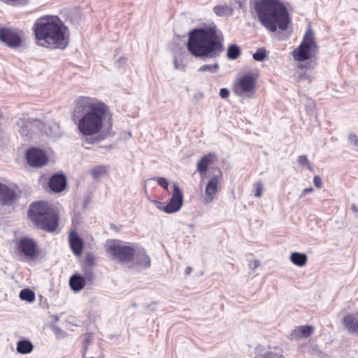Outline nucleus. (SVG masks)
Here are the masks:
<instances>
[{"mask_svg":"<svg viewBox=\"0 0 358 358\" xmlns=\"http://www.w3.org/2000/svg\"><path fill=\"white\" fill-rule=\"evenodd\" d=\"M108 106L96 99L88 96L79 97L76 102L73 119L78 120L77 127L83 136H92L99 133L108 113Z\"/></svg>","mask_w":358,"mask_h":358,"instance_id":"obj_1","label":"nucleus"},{"mask_svg":"<svg viewBox=\"0 0 358 358\" xmlns=\"http://www.w3.org/2000/svg\"><path fill=\"white\" fill-rule=\"evenodd\" d=\"M222 33L215 27L192 30L187 44L188 51L195 57L215 58L223 51Z\"/></svg>","mask_w":358,"mask_h":358,"instance_id":"obj_2","label":"nucleus"},{"mask_svg":"<svg viewBox=\"0 0 358 358\" xmlns=\"http://www.w3.org/2000/svg\"><path fill=\"white\" fill-rule=\"evenodd\" d=\"M66 30V27L57 16H42L36 20L33 27L38 44L51 49H64L67 46Z\"/></svg>","mask_w":358,"mask_h":358,"instance_id":"obj_3","label":"nucleus"},{"mask_svg":"<svg viewBox=\"0 0 358 358\" xmlns=\"http://www.w3.org/2000/svg\"><path fill=\"white\" fill-rule=\"evenodd\" d=\"M253 8L259 22L270 32L285 31L291 22L288 10L280 0H256Z\"/></svg>","mask_w":358,"mask_h":358,"instance_id":"obj_4","label":"nucleus"},{"mask_svg":"<svg viewBox=\"0 0 358 358\" xmlns=\"http://www.w3.org/2000/svg\"><path fill=\"white\" fill-rule=\"evenodd\" d=\"M28 215L38 227L47 231H55L58 226V216L46 202L33 203L29 207Z\"/></svg>","mask_w":358,"mask_h":358,"instance_id":"obj_5","label":"nucleus"},{"mask_svg":"<svg viewBox=\"0 0 358 358\" xmlns=\"http://www.w3.org/2000/svg\"><path fill=\"white\" fill-rule=\"evenodd\" d=\"M17 129L22 137L29 140L34 133L44 132L48 136L57 137L61 135L60 128L58 124L54 123L46 129L43 122L38 119H19L16 122Z\"/></svg>","mask_w":358,"mask_h":358,"instance_id":"obj_6","label":"nucleus"},{"mask_svg":"<svg viewBox=\"0 0 358 358\" xmlns=\"http://www.w3.org/2000/svg\"><path fill=\"white\" fill-rule=\"evenodd\" d=\"M107 252L113 259L128 264L134 258L135 249L125 243L114 240L108 243Z\"/></svg>","mask_w":358,"mask_h":358,"instance_id":"obj_7","label":"nucleus"},{"mask_svg":"<svg viewBox=\"0 0 358 358\" xmlns=\"http://www.w3.org/2000/svg\"><path fill=\"white\" fill-rule=\"evenodd\" d=\"M317 48V45L315 41L313 32L309 28L300 45L293 51V57L296 61H306L310 57L312 53H314Z\"/></svg>","mask_w":358,"mask_h":358,"instance_id":"obj_8","label":"nucleus"},{"mask_svg":"<svg viewBox=\"0 0 358 358\" xmlns=\"http://www.w3.org/2000/svg\"><path fill=\"white\" fill-rule=\"evenodd\" d=\"M255 86V78L251 73H246L235 80L233 91L240 97L250 98L254 94Z\"/></svg>","mask_w":358,"mask_h":358,"instance_id":"obj_9","label":"nucleus"},{"mask_svg":"<svg viewBox=\"0 0 358 358\" xmlns=\"http://www.w3.org/2000/svg\"><path fill=\"white\" fill-rule=\"evenodd\" d=\"M15 245L19 253L29 259L34 258L38 253L37 243L31 238L20 237L17 240Z\"/></svg>","mask_w":358,"mask_h":358,"instance_id":"obj_10","label":"nucleus"},{"mask_svg":"<svg viewBox=\"0 0 358 358\" xmlns=\"http://www.w3.org/2000/svg\"><path fill=\"white\" fill-rule=\"evenodd\" d=\"M0 41L10 48H17L20 47L22 39L19 31L0 27Z\"/></svg>","mask_w":358,"mask_h":358,"instance_id":"obj_11","label":"nucleus"},{"mask_svg":"<svg viewBox=\"0 0 358 358\" xmlns=\"http://www.w3.org/2000/svg\"><path fill=\"white\" fill-rule=\"evenodd\" d=\"M183 203V195L176 183H173V190L169 203L163 207L166 213H174L180 210Z\"/></svg>","mask_w":358,"mask_h":358,"instance_id":"obj_12","label":"nucleus"},{"mask_svg":"<svg viewBox=\"0 0 358 358\" xmlns=\"http://www.w3.org/2000/svg\"><path fill=\"white\" fill-rule=\"evenodd\" d=\"M26 159L31 166L41 167L48 162V157L41 149L32 148L26 152Z\"/></svg>","mask_w":358,"mask_h":358,"instance_id":"obj_13","label":"nucleus"},{"mask_svg":"<svg viewBox=\"0 0 358 358\" xmlns=\"http://www.w3.org/2000/svg\"><path fill=\"white\" fill-rule=\"evenodd\" d=\"M17 199L15 189L0 182V204L10 206L15 203Z\"/></svg>","mask_w":358,"mask_h":358,"instance_id":"obj_14","label":"nucleus"},{"mask_svg":"<svg viewBox=\"0 0 358 358\" xmlns=\"http://www.w3.org/2000/svg\"><path fill=\"white\" fill-rule=\"evenodd\" d=\"M220 179L217 176H213L208 182L205 189V197L203 199L206 204L211 203L216 196L218 190Z\"/></svg>","mask_w":358,"mask_h":358,"instance_id":"obj_15","label":"nucleus"},{"mask_svg":"<svg viewBox=\"0 0 358 358\" xmlns=\"http://www.w3.org/2000/svg\"><path fill=\"white\" fill-rule=\"evenodd\" d=\"M66 186V179L65 176L62 173H56L50 178V189L55 192H62L65 189Z\"/></svg>","mask_w":358,"mask_h":358,"instance_id":"obj_16","label":"nucleus"},{"mask_svg":"<svg viewBox=\"0 0 358 358\" xmlns=\"http://www.w3.org/2000/svg\"><path fill=\"white\" fill-rule=\"evenodd\" d=\"M217 160V156L215 153H208V155L201 157L196 166V169L200 173L201 176L206 174L208 169V166Z\"/></svg>","mask_w":358,"mask_h":358,"instance_id":"obj_17","label":"nucleus"},{"mask_svg":"<svg viewBox=\"0 0 358 358\" xmlns=\"http://www.w3.org/2000/svg\"><path fill=\"white\" fill-rule=\"evenodd\" d=\"M69 243L73 253L76 255H80L83 250V242L76 231L70 233Z\"/></svg>","mask_w":358,"mask_h":358,"instance_id":"obj_18","label":"nucleus"},{"mask_svg":"<svg viewBox=\"0 0 358 358\" xmlns=\"http://www.w3.org/2000/svg\"><path fill=\"white\" fill-rule=\"evenodd\" d=\"M344 325L352 333H358V317L354 314H348L343 320Z\"/></svg>","mask_w":358,"mask_h":358,"instance_id":"obj_19","label":"nucleus"},{"mask_svg":"<svg viewBox=\"0 0 358 358\" xmlns=\"http://www.w3.org/2000/svg\"><path fill=\"white\" fill-rule=\"evenodd\" d=\"M69 285L73 291L78 292L85 287V278L79 274H74L70 278Z\"/></svg>","mask_w":358,"mask_h":358,"instance_id":"obj_20","label":"nucleus"},{"mask_svg":"<svg viewBox=\"0 0 358 358\" xmlns=\"http://www.w3.org/2000/svg\"><path fill=\"white\" fill-rule=\"evenodd\" d=\"M313 332V327L311 326L304 325L300 326L294 329L292 334L293 337L307 338Z\"/></svg>","mask_w":358,"mask_h":358,"instance_id":"obj_21","label":"nucleus"},{"mask_svg":"<svg viewBox=\"0 0 358 358\" xmlns=\"http://www.w3.org/2000/svg\"><path fill=\"white\" fill-rule=\"evenodd\" d=\"M34 345L28 340H21L17 343L16 350L18 353L28 354L33 351Z\"/></svg>","mask_w":358,"mask_h":358,"instance_id":"obj_22","label":"nucleus"},{"mask_svg":"<svg viewBox=\"0 0 358 358\" xmlns=\"http://www.w3.org/2000/svg\"><path fill=\"white\" fill-rule=\"evenodd\" d=\"M308 260L306 255L300 252H292L290 255V261L296 266H303Z\"/></svg>","mask_w":358,"mask_h":358,"instance_id":"obj_23","label":"nucleus"},{"mask_svg":"<svg viewBox=\"0 0 358 358\" xmlns=\"http://www.w3.org/2000/svg\"><path fill=\"white\" fill-rule=\"evenodd\" d=\"M137 264L141 266L147 268L150 266V258L145 252V250L142 249L136 255Z\"/></svg>","mask_w":358,"mask_h":358,"instance_id":"obj_24","label":"nucleus"},{"mask_svg":"<svg viewBox=\"0 0 358 358\" xmlns=\"http://www.w3.org/2000/svg\"><path fill=\"white\" fill-rule=\"evenodd\" d=\"M215 13L220 17L231 15L233 9L227 5H218L213 8Z\"/></svg>","mask_w":358,"mask_h":358,"instance_id":"obj_25","label":"nucleus"},{"mask_svg":"<svg viewBox=\"0 0 358 358\" xmlns=\"http://www.w3.org/2000/svg\"><path fill=\"white\" fill-rule=\"evenodd\" d=\"M240 55L241 49L237 45L233 44L228 47L227 56L229 59H236L240 56Z\"/></svg>","mask_w":358,"mask_h":358,"instance_id":"obj_26","label":"nucleus"},{"mask_svg":"<svg viewBox=\"0 0 358 358\" xmlns=\"http://www.w3.org/2000/svg\"><path fill=\"white\" fill-rule=\"evenodd\" d=\"M20 298L22 301L33 302L35 300V294L29 289H23L20 292Z\"/></svg>","mask_w":358,"mask_h":358,"instance_id":"obj_27","label":"nucleus"},{"mask_svg":"<svg viewBox=\"0 0 358 358\" xmlns=\"http://www.w3.org/2000/svg\"><path fill=\"white\" fill-rule=\"evenodd\" d=\"M218 69H219V64H218L217 62H215L214 64H203V65H201L198 69V71L199 72L208 71V72H209L210 73H216Z\"/></svg>","mask_w":358,"mask_h":358,"instance_id":"obj_28","label":"nucleus"},{"mask_svg":"<svg viewBox=\"0 0 358 358\" xmlns=\"http://www.w3.org/2000/svg\"><path fill=\"white\" fill-rule=\"evenodd\" d=\"M107 168L105 166H97L92 169L91 174L94 179H99L106 174Z\"/></svg>","mask_w":358,"mask_h":358,"instance_id":"obj_29","label":"nucleus"},{"mask_svg":"<svg viewBox=\"0 0 358 358\" xmlns=\"http://www.w3.org/2000/svg\"><path fill=\"white\" fill-rule=\"evenodd\" d=\"M267 57L266 50L264 48H259L253 55L252 57L258 62L264 61Z\"/></svg>","mask_w":358,"mask_h":358,"instance_id":"obj_30","label":"nucleus"},{"mask_svg":"<svg viewBox=\"0 0 358 358\" xmlns=\"http://www.w3.org/2000/svg\"><path fill=\"white\" fill-rule=\"evenodd\" d=\"M94 265V257L92 254L89 253L87 255L83 268H90Z\"/></svg>","mask_w":358,"mask_h":358,"instance_id":"obj_31","label":"nucleus"},{"mask_svg":"<svg viewBox=\"0 0 358 358\" xmlns=\"http://www.w3.org/2000/svg\"><path fill=\"white\" fill-rule=\"evenodd\" d=\"M85 274L83 278H85V281L87 280L89 282H92L94 280V273L90 268H83Z\"/></svg>","mask_w":358,"mask_h":358,"instance_id":"obj_32","label":"nucleus"},{"mask_svg":"<svg viewBox=\"0 0 358 358\" xmlns=\"http://www.w3.org/2000/svg\"><path fill=\"white\" fill-rule=\"evenodd\" d=\"M298 162L301 166H306L310 171L312 170V166L306 155H300L298 157Z\"/></svg>","mask_w":358,"mask_h":358,"instance_id":"obj_33","label":"nucleus"},{"mask_svg":"<svg viewBox=\"0 0 358 358\" xmlns=\"http://www.w3.org/2000/svg\"><path fill=\"white\" fill-rule=\"evenodd\" d=\"M0 1L13 6H23L26 5L29 2V0H0Z\"/></svg>","mask_w":358,"mask_h":358,"instance_id":"obj_34","label":"nucleus"},{"mask_svg":"<svg viewBox=\"0 0 358 358\" xmlns=\"http://www.w3.org/2000/svg\"><path fill=\"white\" fill-rule=\"evenodd\" d=\"M154 180L157 181V184L159 186H161L162 187H163L165 189H168L169 182L165 178L157 177V178H154Z\"/></svg>","mask_w":358,"mask_h":358,"instance_id":"obj_35","label":"nucleus"},{"mask_svg":"<svg viewBox=\"0 0 358 358\" xmlns=\"http://www.w3.org/2000/svg\"><path fill=\"white\" fill-rule=\"evenodd\" d=\"M255 196L256 197H260L262 195L263 192V185L261 182H257L255 184Z\"/></svg>","mask_w":358,"mask_h":358,"instance_id":"obj_36","label":"nucleus"},{"mask_svg":"<svg viewBox=\"0 0 358 358\" xmlns=\"http://www.w3.org/2000/svg\"><path fill=\"white\" fill-rule=\"evenodd\" d=\"M348 141L351 145L358 147V136L355 134H350Z\"/></svg>","mask_w":358,"mask_h":358,"instance_id":"obj_37","label":"nucleus"},{"mask_svg":"<svg viewBox=\"0 0 358 358\" xmlns=\"http://www.w3.org/2000/svg\"><path fill=\"white\" fill-rule=\"evenodd\" d=\"M173 63L175 69L185 71L186 66L182 63V62H179L177 58L175 57Z\"/></svg>","mask_w":358,"mask_h":358,"instance_id":"obj_38","label":"nucleus"},{"mask_svg":"<svg viewBox=\"0 0 358 358\" xmlns=\"http://www.w3.org/2000/svg\"><path fill=\"white\" fill-rule=\"evenodd\" d=\"M92 336L91 335H87L84 340V353H83V357L85 356V351L87 349V345L90 344L92 342Z\"/></svg>","mask_w":358,"mask_h":358,"instance_id":"obj_39","label":"nucleus"},{"mask_svg":"<svg viewBox=\"0 0 358 358\" xmlns=\"http://www.w3.org/2000/svg\"><path fill=\"white\" fill-rule=\"evenodd\" d=\"M313 183L317 188L322 187V181L318 176H315L313 178Z\"/></svg>","mask_w":358,"mask_h":358,"instance_id":"obj_40","label":"nucleus"},{"mask_svg":"<svg viewBox=\"0 0 358 358\" xmlns=\"http://www.w3.org/2000/svg\"><path fill=\"white\" fill-rule=\"evenodd\" d=\"M260 265V263L258 260H252L249 262V267L250 269L252 270H255L256 268H257Z\"/></svg>","mask_w":358,"mask_h":358,"instance_id":"obj_41","label":"nucleus"},{"mask_svg":"<svg viewBox=\"0 0 358 358\" xmlns=\"http://www.w3.org/2000/svg\"><path fill=\"white\" fill-rule=\"evenodd\" d=\"M220 96L222 99L228 98L229 96V90L227 89V88H222V89H220Z\"/></svg>","mask_w":358,"mask_h":358,"instance_id":"obj_42","label":"nucleus"},{"mask_svg":"<svg viewBox=\"0 0 358 358\" xmlns=\"http://www.w3.org/2000/svg\"><path fill=\"white\" fill-rule=\"evenodd\" d=\"M306 107L308 113H313L315 109V105L314 103H306Z\"/></svg>","mask_w":358,"mask_h":358,"instance_id":"obj_43","label":"nucleus"},{"mask_svg":"<svg viewBox=\"0 0 358 358\" xmlns=\"http://www.w3.org/2000/svg\"><path fill=\"white\" fill-rule=\"evenodd\" d=\"M85 140L84 141V143L83 144V146H85V144L88 143V144H94L96 142H98V138H89V136H85Z\"/></svg>","mask_w":358,"mask_h":358,"instance_id":"obj_44","label":"nucleus"},{"mask_svg":"<svg viewBox=\"0 0 358 358\" xmlns=\"http://www.w3.org/2000/svg\"><path fill=\"white\" fill-rule=\"evenodd\" d=\"M313 191V188L311 187L305 188L304 189H303L302 192L301 193L299 198L300 199L303 198L304 196H306V195L307 194L311 193Z\"/></svg>","mask_w":358,"mask_h":358,"instance_id":"obj_45","label":"nucleus"},{"mask_svg":"<svg viewBox=\"0 0 358 358\" xmlns=\"http://www.w3.org/2000/svg\"><path fill=\"white\" fill-rule=\"evenodd\" d=\"M52 329L56 334H65V332L58 327H53Z\"/></svg>","mask_w":358,"mask_h":358,"instance_id":"obj_46","label":"nucleus"},{"mask_svg":"<svg viewBox=\"0 0 358 358\" xmlns=\"http://www.w3.org/2000/svg\"><path fill=\"white\" fill-rule=\"evenodd\" d=\"M154 202L157 204V208L160 210H162L163 211V206L161 202L159 201H154Z\"/></svg>","mask_w":358,"mask_h":358,"instance_id":"obj_47","label":"nucleus"},{"mask_svg":"<svg viewBox=\"0 0 358 358\" xmlns=\"http://www.w3.org/2000/svg\"><path fill=\"white\" fill-rule=\"evenodd\" d=\"M185 273L187 275L191 273V272L192 271V268L191 266H187L186 268H185Z\"/></svg>","mask_w":358,"mask_h":358,"instance_id":"obj_48","label":"nucleus"},{"mask_svg":"<svg viewBox=\"0 0 358 358\" xmlns=\"http://www.w3.org/2000/svg\"><path fill=\"white\" fill-rule=\"evenodd\" d=\"M352 209L353 210H355V211H357V208H356V206H352Z\"/></svg>","mask_w":358,"mask_h":358,"instance_id":"obj_49","label":"nucleus"},{"mask_svg":"<svg viewBox=\"0 0 358 358\" xmlns=\"http://www.w3.org/2000/svg\"><path fill=\"white\" fill-rule=\"evenodd\" d=\"M59 320V317L58 316H56L55 317V321L57 322Z\"/></svg>","mask_w":358,"mask_h":358,"instance_id":"obj_50","label":"nucleus"},{"mask_svg":"<svg viewBox=\"0 0 358 358\" xmlns=\"http://www.w3.org/2000/svg\"><path fill=\"white\" fill-rule=\"evenodd\" d=\"M83 358H85V357H83ZM99 358H102V357H99Z\"/></svg>","mask_w":358,"mask_h":358,"instance_id":"obj_51","label":"nucleus"}]
</instances>
